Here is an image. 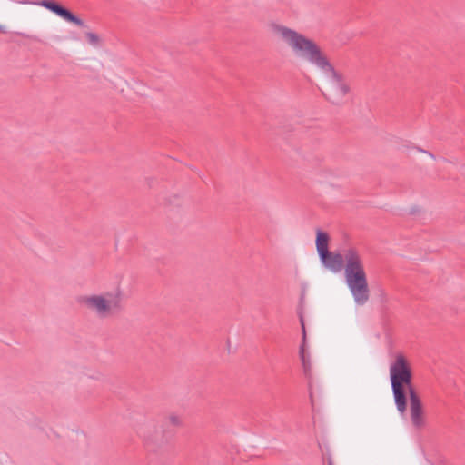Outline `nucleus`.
Instances as JSON below:
<instances>
[{"mask_svg": "<svg viewBox=\"0 0 465 465\" xmlns=\"http://www.w3.org/2000/svg\"><path fill=\"white\" fill-rule=\"evenodd\" d=\"M272 35L290 48L296 58L304 60L330 77L323 95L332 104H339L350 91V87L338 73L322 48L312 39L278 23L269 25Z\"/></svg>", "mask_w": 465, "mask_h": 465, "instance_id": "obj_1", "label": "nucleus"}, {"mask_svg": "<svg viewBox=\"0 0 465 465\" xmlns=\"http://www.w3.org/2000/svg\"><path fill=\"white\" fill-rule=\"evenodd\" d=\"M322 264L333 272L343 269L344 280L357 306L365 305L371 296L363 258L359 250L349 248L343 252H328L325 258L320 257Z\"/></svg>", "mask_w": 465, "mask_h": 465, "instance_id": "obj_2", "label": "nucleus"}, {"mask_svg": "<svg viewBox=\"0 0 465 465\" xmlns=\"http://www.w3.org/2000/svg\"><path fill=\"white\" fill-rule=\"evenodd\" d=\"M390 379L396 408L404 413L407 410V397H410V414L413 427L420 430L426 425L421 400L412 385V372L410 362L402 354H397L390 366Z\"/></svg>", "mask_w": 465, "mask_h": 465, "instance_id": "obj_3", "label": "nucleus"}, {"mask_svg": "<svg viewBox=\"0 0 465 465\" xmlns=\"http://www.w3.org/2000/svg\"><path fill=\"white\" fill-rule=\"evenodd\" d=\"M122 292L119 290L83 295L78 303L98 319L113 318L123 309Z\"/></svg>", "mask_w": 465, "mask_h": 465, "instance_id": "obj_4", "label": "nucleus"}, {"mask_svg": "<svg viewBox=\"0 0 465 465\" xmlns=\"http://www.w3.org/2000/svg\"><path fill=\"white\" fill-rule=\"evenodd\" d=\"M139 435L148 450L157 451L173 439L174 430L160 421H151L140 430Z\"/></svg>", "mask_w": 465, "mask_h": 465, "instance_id": "obj_5", "label": "nucleus"}, {"mask_svg": "<svg viewBox=\"0 0 465 465\" xmlns=\"http://www.w3.org/2000/svg\"><path fill=\"white\" fill-rule=\"evenodd\" d=\"M40 6H43L51 12L54 13L58 16L64 18L67 22H71L77 26L84 27L85 26L84 22L80 19L78 16L74 15L72 12H70L68 9L64 8V6L60 5L59 4L50 1V0H42L37 4Z\"/></svg>", "mask_w": 465, "mask_h": 465, "instance_id": "obj_6", "label": "nucleus"}, {"mask_svg": "<svg viewBox=\"0 0 465 465\" xmlns=\"http://www.w3.org/2000/svg\"><path fill=\"white\" fill-rule=\"evenodd\" d=\"M300 322H301L302 331V344L300 347L299 354H300V358L302 361L304 375L306 376L307 379L311 380L312 377V364L311 361L310 354L308 352H306V351H305L306 330H305L304 320L302 315L300 316Z\"/></svg>", "mask_w": 465, "mask_h": 465, "instance_id": "obj_7", "label": "nucleus"}, {"mask_svg": "<svg viewBox=\"0 0 465 465\" xmlns=\"http://www.w3.org/2000/svg\"><path fill=\"white\" fill-rule=\"evenodd\" d=\"M329 234L326 232L322 231L321 229H317L315 243L319 257L325 258V256L327 255V252H329Z\"/></svg>", "mask_w": 465, "mask_h": 465, "instance_id": "obj_8", "label": "nucleus"}, {"mask_svg": "<svg viewBox=\"0 0 465 465\" xmlns=\"http://www.w3.org/2000/svg\"><path fill=\"white\" fill-rule=\"evenodd\" d=\"M162 424H166L167 428L172 429L171 427L179 428L183 425V418L174 412L169 413L163 417V419L160 421Z\"/></svg>", "mask_w": 465, "mask_h": 465, "instance_id": "obj_9", "label": "nucleus"}, {"mask_svg": "<svg viewBox=\"0 0 465 465\" xmlns=\"http://www.w3.org/2000/svg\"><path fill=\"white\" fill-rule=\"evenodd\" d=\"M85 38H86L88 44L94 47H98L101 45V38L95 33H93V32L85 33Z\"/></svg>", "mask_w": 465, "mask_h": 465, "instance_id": "obj_10", "label": "nucleus"}, {"mask_svg": "<svg viewBox=\"0 0 465 465\" xmlns=\"http://www.w3.org/2000/svg\"><path fill=\"white\" fill-rule=\"evenodd\" d=\"M329 465H333V462L331 460H330Z\"/></svg>", "mask_w": 465, "mask_h": 465, "instance_id": "obj_11", "label": "nucleus"}]
</instances>
